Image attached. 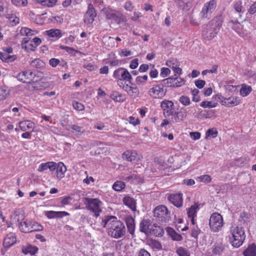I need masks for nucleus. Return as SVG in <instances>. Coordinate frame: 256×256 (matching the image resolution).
<instances>
[{
	"instance_id": "e433bc0d",
	"label": "nucleus",
	"mask_w": 256,
	"mask_h": 256,
	"mask_svg": "<svg viewBox=\"0 0 256 256\" xmlns=\"http://www.w3.org/2000/svg\"><path fill=\"white\" fill-rule=\"evenodd\" d=\"M38 32L36 30H32L26 27L22 28L20 30V34L23 36H26V38H28L30 36H34Z\"/></svg>"
},
{
	"instance_id": "393cba45",
	"label": "nucleus",
	"mask_w": 256,
	"mask_h": 256,
	"mask_svg": "<svg viewBox=\"0 0 256 256\" xmlns=\"http://www.w3.org/2000/svg\"><path fill=\"white\" fill-rule=\"evenodd\" d=\"M18 126L22 131L29 130L32 132L34 128V124L29 120H23L19 122Z\"/></svg>"
},
{
	"instance_id": "ea45409f",
	"label": "nucleus",
	"mask_w": 256,
	"mask_h": 256,
	"mask_svg": "<svg viewBox=\"0 0 256 256\" xmlns=\"http://www.w3.org/2000/svg\"><path fill=\"white\" fill-rule=\"evenodd\" d=\"M252 90V88L251 86L244 84L242 85L240 93L242 96L245 97L248 96Z\"/></svg>"
},
{
	"instance_id": "3c124183",
	"label": "nucleus",
	"mask_w": 256,
	"mask_h": 256,
	"mask_svg": "<svg viewBox=\"0 0 256 256\" xmlns=\"http://www.w3.org/2000/svg\"><path fill=\"white\" fill-rule=\"evenodd\" d=\"M179 101L183 106H187L190 104V98L186 96H182L179 98Z\"/></svg>"
},
{
	"instance_id": "7c9ffc66",
	"label": "nucleus",
	"mask_w": 256,
	"mask_h": 256,
	"mask_svg": "<svg viewBox=\"0 0 256 256\" xmlns=\"http://www.w3.org/2000/svg\"><path fill=\"white\" fill-rule=\"evenodd\" d=\"M166 232L173 240L180 242L182 240L181 234L177 233L173 228L168 227L166 228Z\"/></svg>"
},
{
	"instance_id": "4468645a",
	"label": "nucleus",
	"mask_w": 256,
	"mask_h": 256,
	"mask_svg": "<svg viewBox=\"0 0 256 256\" xmlns=\"http://www.w3.org/2000/svg\"><path fill=\"white\" fill-rule=\"evenodd\" d=\"M106 16L108 19L113 20L118 24L124 21L122 17V14L115 10L112 9L107 10L106 12Z\"/></svg>"
},
{
	"instance_id": "c85d7f7f",
	"label": "nucleus",
	"mask_w": 256,
	"mask_h": 256,
	"mask_svg": "<svg viewBox=\"0 0 256 256\" xmlns=\"http://www.w3.org/2000/svg\"><path fill=\"white\" fill-rule=\"evenodd\" d=\"M110 98L116 102H122L126 100V98L123 94L118 91H113L110 94Z\"/></svg>"
},
{
	"instance_id": "473e14b6",
	"label": "nucleus",
	"mask_w": 256,
	"mask_h": 256,
	"mask_svg": "<svg viewBox=\"0 0 256 256\" xmlns=\"http://www.w3.org/2000/svg\"><path fill=\"white\" fill-rule=\"evenodd\" d=\"M56 170L57 178L61 179L64 176V173L66 170V168L63 162H59L57 164Z\"/></svg>"
},
{
	"instance_id": "a19ab883",
	"label": "nucleus",
	"mask_w": 256,
	"mask_h": 256,
	"mask_svg": "<svg viewBox=\"0 0 256 256\" xmlns=\"http://www.w3.org/2000/svg\"><path fill=\"white\" fill-rule=\"evenodd\" d=\"M36 2L42 6L46 7H52L57 2V0H36Z\"/></svg>"
},
{
	"instance_id": "a211bd4d",
	"label": "nucleus",
	"mask_w": 256,
	"mask_h": 256,
	"mask_svg": "<svg viewBox=\"0 0 256 256\" xmlns=\"http://www.w3.org/2000/svg\"><path fill=\"white\" fill-rule=\"evenodd\" d=\"M163 82H166L169 87H180L185 84V80L181 78H172L170 77L164 79Z\"/></svg>"
},
{
	"instance_id": "1a4fd4ad",
	"label": "nucleus",
	"mask_w": 256,
	"mask_h": 256,
	"mask_svg": "<svg viewBox=\"0 0 256 256\" xmlns=\"http://www.w3.org/2000/svg\"><path fill=\"white\" fill-rule=\"evenodd\" d=\"M168 210L164 206H159L154 210V216L160 221L166 222L168 218Z\"/></svg>"
},
{
	"instance_id": "f704fd0d",
	"label": "nucleus",
	"mask_w": 256,
	"mask_h": 256,
	"mask_svg": "<svg viewBox=\"0 0 256 256\" xmlns=\"http://www.w3.org/2000/svg\"><path fill=\"white\" fill-rule=\"evenodd\" d=\"M244 256H256V245L252 244L248 246V248L243 252Z\"/></svg>"
},
{
	"instance_id": "7ed1b4c3",
	"label": "nucleus",
	"mask_w": 256,
	"mask_h": 256,
	"mask_svg": "<svg viewBox=\"0 0 256 256\" xmlns=\"http://www.w3.org/2000/svg\"><path fill=\"white\" fill-rule=\"evenodd\" d=\"M230 23L232 29L243 38L248 36L251 31L256 29V20L254 18L245 20L242 23L237 21H232Z\"/></svg>"
},
{
	"instance_id": "c03bdc74",
	"label": "nucleus",
	"mask_w": 256,
	"mask_h": 256,
	"mask_svg": "<svg viewBox=\"0 0 256 256\" xmlns=\"http://www.w3.org/2000/svg\"><path fill=\"white\" fill-rule=\"evenodd\" d=\"M72 132L74 134L78 135L82 134L85 131L84 128L82 126H78L76 124H73L71 126Z\"/></svg>"
},
{
	"instance_id": "ddd939ff",
	"label": "nucleus",
	"mask_w": 256,
	"mask_h": 256,
	"mask_svg": "<svg viewBox=\"0 0 256 256\" xmlns=\"http://www.w3.org/2000/svg\"><path fill=\"white\" fill-rule=\"evenodd\" d=\"M96 16V13L94 8L90 4H88V10L84 16V22L86 24H91Z\"/></svg>"
},
{
	"instance_id": "680f3d73",
	"label": "nucleus",
	"mask_w": 256,
	"mask_h": 256,
	"mask_svg": "<svg viewBox=\"0 0 256 256\" xmlns=\"http://www.w3.org/2000/svg\"><path fill=\"white\" fill-rule=\"evenodd\" d=\"M72 106L75 110L78 111L83 110L85 108L84 104L78 102H73Z\"/></svg>"
},
{
	"instance_id": "0e129e2a",
	"label": "nucleus",
	"mask_w": 256,
	"mask_h": 256,
	"mask_svg": "<svg viewBox=\"0 0 256 256\" xmlns=\"http://www.w3.org/2000/svg\"><path fill=\"white\" fill-rule=\"evenodd\" d=\"M84 68H86V70H88L89 71H94V70H95L97 68L96 66L95 65H94L91 63L85 64L84 65Z\"/></svg>"
},
{
	"instance_id": "e2e57ef3",
	"label": "nucleus",
	"mask_w": 256,
	"mask_h": 256,
	"mask_svg": "<svg viewBox=\"0 0 256 256\" xmlns=\"http://www.w3.org/2000/svg\"><path fill=\"white\" fill-rule=\"evenodd\" d=\"M177 118L178 120H182L186 118L187 112L186 110H180L177 113Z\"/></svg>"
},
{
	"instance_id": "bb28decb",
	"label": "nucleus",
	"mask_w": 256,
	"mask_h": 256,
	"mask_svg": "<svg viewBox=\"0 0 256 256\" xmlns=\"http://www.w3.org/2000/svg\"><path fill=\"white\" fill-rule=\"evenodd\" d=\"M22 48L28 52L34 51L36 48L28 38H24L22 39Z\"/></svg>"
},
{
	"instance_id": "8fccbe9b",
	"label": "nucleus",
	"mask_w": 256,
	"mask_h": 256,
	"mask_svg": "<svg viewBox=\"0 0 256 256\" xmlns=\"http://www.w3.org/2000/svg\"><path fill=\"white\" fill-rule=\"evenodd\" d=\"M191 228V236L197 239L198 234L200 232V230L198 228V226L196 224L192 225V227Z\"/></svg>"
},
{
	"instance_id": "052dcab7",
	"label": "nucleus",
	"mask_w": 256,
	"mask_h": 256,
	"mask_svg": "<svg viewBox=\"0 0 256 256\" xmlns=\"http://www.w3.org/2000/svg\"><path fill=\"white\" fill-rule=\"evenodd\" d=\"M13 4L20 6H26L27 4V0H11Z\"/></svg>"
},
{
	"instance_id": "5fc2aeb1",
	"label": "nucleus",
	"mask_w": 256,
	"mask_h": 256,
	"mask_svg": "<svg viewBox=\"0 0 256 256\" xmlns=\"http://www.w3.org/2000/svg\"><path fill=\"white\" fill-rule=\"evenodd\" d=\"M234 8L235 10L239 14L242 12V2L241 1H238L235 2L234 5ZM239 16H241V14H239Z\"/></svg>"
},
{
	"instance_id": "2f4dec72",
	"label": "nucleus",
	"mask_w": 256,
	"mask_h": 256,
	"mask_svg": "<svg viewBox=\"0 0 256 256\" xmlns=\"http://www.w3.org/2000/svg\"><path fill=\"white\" fill-rule=\"evenodd\" d=\"M124 204L130 208L132 210L135 211L136 208V200L132 197L126 196L123 198Z\"/></svg>"
},
{
	"instance_id": "bf43d9fd",
	"label": "nucleus",
	"mask_w": 256,
	"mask_h": 256,
	"mask_svg": "<svg viewBox=\"0 0 256 256\" xmlns=\"http://www.w3.org/2000/svg\"><path fill=\"white\" fill-rule=\"evenodd\" d=\"M170 74V70L168 68L162 67L160 69V76L162 78H166Z\"/></svg>"
},
{
	"instance_id": "774afa93",
	"label": "nucleus",
	"mask_w": 256,
	"mask_h": 256,
	"mask_svg": "<svg viewBox=\"0 0 256 256\" xmlns=\"http://www.w3.org/2000/svg\"><path fill=\"white\" fill-rule=\"evenodd\" d=\"M137 256H150V253L144 249H141L138 252Z\"/></svg>"
},
{
	"instance_id": "f257e3e1",
	"label": "nucleus",
	"mask_w": 256,
	"mask_h": 256,
	"mask_svg": "<svg viewBox=\"0 0 256 256\" xmlns=\"http://www.w3.org/2000/svg\"><path fill=\"white\" fill-rule=\"evenodd\" d=\"M100 226L107 227L108 236L116 239L122 238L126 232L124 224L114 216H106L102 218Z\"/></svg>"
},
{
	"instance_id": "de8ad7c7",
	"label": "nucleus",
	"mask_w": 256,
	"mask_h": 256,
	"mask_svg": "<svg viewBox=\"0 0 256 256\" xmlns=\"http://www.w3.org/2000/svg\"><path fill=\"white\" fill-rule=\"evenodd\" d=\"M125 184L124 182L122 181H116V182L113 186V189L117 192H120L125 188Z\"/></svg>"
},
{
	"instance_id": "9b49d317",
	"label": "nucleus",
	"mask_w": 256,
	"mask_h": 256,
	"mask_svg": "<svg viewBox=\"0 0 256 256\" xmlns=\"http://www.w3.org/2000/svg\"><path fill=\"white\" fill-rule=\"evenodd\" d=\"M153 228H154V224L149 219H144L140 223V232L146 235L151 234Z\"/></svg>"
},
{
	"instance_id": "2eb2a0df",
	"label": "nucleus",
	"mask_w": 256,
	"mask_h": 256,
	"mask_svg": "<svg viewBox=\"0 0 256 256\" xmlns=\"http://www.w3.org/2000/svg\"><path fill=\"white\" fill-rule=\"evenodd\" d=\"M216 7V2L214 0L205 4L200 13L202 16L204 18H208Z\"/></svg>"
},
{
	"instance_id": "c9c22d12",
	"label": "nucleus",
	"mask_w": 256,
	"mask_h": 256,
	"mask_svg": "<svg viewBox=\"0 0 256 256\" xmlns=\"http://www.w3.org/2000/svg\"><path fill=\"white\" fill-rule=\"evenodd\" d=\"M6 18L8 20L12 26H15L20 23V18L15 13H8Z\"/></svg>"
},
{
	"instance_id": "603ef678",
	"label": "nucleus",
	"mask_w": 256,
	"mask_h": 256,
	"mask_svg": "<svg viewBox=\"0 0 256 256\" xmlns=\"http://www.w3.org/2000/svg\"><path fill=\"white\" fill-rule=\"evenodd\" d=\"M196 180L204 183H209L211 182L212 178L209 175L205 174L198 176Z\"/></svg>"
},
{
	"instance_id": "6ab92c4d",
	"label": "nucleus",
	"mask_w": 256,
	"mask_h": 256,
	"mask_svg": "<svg viewBox=\"0 0 256 256\" xmlns=\"http://www.w3.org/2000/svg\"><path fill=\"white\" fill-rule=\"evenodd\" d=\"M168 198L172 204L177 208H180L183 204V197L182 193L170 194Z\"/></svg>"
},
{
	"instance_id": "69168bd1",
	"label": "nucleus",
	"mask_w": 256,
	"mask_h": 256,
	"mask_svg": "<svg viewBox=\"0 0 256 256\" xmlns=\"http://www.w3.org/2000/svg\"><path fill=\"white\" fill-rule=\"evenodd\" d=\"M60 63V60L58 59L52 58L49 60V64L52 67H56Z\"/></svg>"
},
{
	"instance_id": "b1692460",
	"label": "nucleus",
	"mask_w": 256,
	"mask_h": 256,
	"mask_svg": "<svg viewBox=\"0 0 256 256\" xmlns=\"http://www.w3.org/2000/svg\"><path fill=\"white\" fill-rule=\"evenodd\" d=\"M124 221L126 225L128 230L130 234H134L136 224L134 218L131 216H127L124 218Z\"/></svg>"
},
{
	"instance_id": "338daca9",
	"label": "nucleus",
	"mask_w": 256,
	"mask_h": 256,
	"mask_svg": "<svg viewBox=\"0 0 256 256\" xmlns=\"http://www.w3.org/2000/svg\"><path fill=\"white\" fill-rule=\"evenodd\" d=\"M248 12L250 14H254L256 13V1L251 5L248 10Z\"/></svg>"
},
{
	"instance_id": "412c9836",
	"label": "nucleus",
	"mask_w": 256,
	"mask_h": 256,
	"mask_svg": "<svg viewBox=\"0 0 256 256\" xmlns=\"http://www.w3.org/2000/svg\"><path fill=\"white\" fill-rule=\"evenodd\" d=\"M44 215L48 218L52 219L54 218H62L66 216H68L70 214L64 211L56 212L53 210L45 211Z\"/></svg>"
},
{
	"instance_id": "a878e982",
	"label": "nucleus",
	"mask_w": 256,
	"mask_h": 256,
	"mask_svg": "<svg viewBox=\"0 0 256 256\" xmlns=\"http://www.w3.org/2000/svg\"><path fill=\"white\" fill-rule=\"evenodd\" d=\"M16 238L15 234L10 232L4 238L3 245L5 248H9L16 242Z\"/></svg>"
},
{
	"instance_id": "9d476101",
	"label": "nucleus",
	"mask_w": 256,
	"mask_h": 256,
	"mask_svg": "<svg viewBox=\"0 0 256 256\" xmlns=\"http://www.w3.org/2000/svg\"><path fill=\"white\" fill-rule=\"evenodd\" d=\"M121 88L127 92V94L132 96L137 97L140 93L139 90L135 84L132 83V81L130 82H126L120 86Z\"/></svg>"
},
{
	"instance_id": "13d9d810",
	"label": "nucleus",
	"mask_w": 256,
	"mask_h": 256,
	"mask_svg": "<svg viewBox=\"0 0 256 256\" xmlns=\"http://www.w3.org/2000/svg\"><path fill=\"white\" fill-rule=\"evenodd\" d=\"M8 94V91L5 87H0V100L6 98Z\"/></svg>"
},
{
	"instance_id": "72a5a7b5",
	"label": "nucleus",
	"mask_w": 256,
	"mask_h": 256,
	"mask_svg": "<svg viewBox=\"0 0 256 256\" xmlns=\"http://www.w3.org/2000/svg\"><path fill=\"white\" fill-rule=\"evenodd\" d=\"M49 37L58 39L62 36L61 30L59 29L52 28L44 32Z\"/></svg>"
},
{
	"instance_id": "49530a36",
	"label": "nucleus",
	"mask_w": 256,
	"mask_h": 256,
	"mask_svg": "<svg viewBox=\"0 0 256 256\" xmlns=\"http://www.w3.org/2000/svg\"><path fill=\"white\" fill-rule=\"evenodd\" d=\"M0 59L6 62H12L14 60V56H10L8 53L1 52H0Z\"/></svg>"
},
{
	"instance_id": "79ce46f5",
	"label": "nucleus",
	"mask_w": 256,
	"mask_h": 256,
	"mask_svg": "<svg viewBox=\"0 0 256 256\" xmlns=\"http://www.w3.org/2000/svg\"><path fill=\"white\" fill-rule=\"evenodd\" d=\"M164 234V229L160 226L154 224V228H153L151 234L154 235L156 236H162Z\"/></svg>"
},
{
	"instance_id": "aec40b11",
	"label": "nucleus",
	"mask_w": 256,
	"mask_h": 256,
	"mask_svg": "<svg viewBox=\"0 0 256 256\" xmlns=\"http://www.w3.org/2000/svg\"><path fill=\"white\" fill-rule=\"evenodd\" d=\"M166 65L171 68L175 74L180 75L182 74V69L180 68V62L176 58H170L166 62Z\"/></svg>"
},
{
	"instance_id": "4c0bfd02",
	"label": "nucleus",
	"mask_w": 256,
	"mask_h": 256,
	"mask_svg": "<svg viewBox=\"0 0 256 256\" xmlns=\"http://www.w3.org/2000/svg\"><path fill=\"white\" fill-rule=\"evenodd\" d=\"M148 244L154 250H162V245L158 240L150 239L148 240Z\"/></svg>"
},
{
	"instance_id": "09e8293b",
	"label": "nucleus",
	"mask_w": 256,
	"mask_h": 256,
	"mask_svg": "<svg viewBox=\"0 0 256 256\" xmlns=\"http://www.w3.org/2000/svg\"><path fill=\"white\" fill-rule=\"evenodd\" d=\"M176 254L178 256H190V253L189 251L185 248L182 246L178 247L176 250Z\"/></svg>"
},
{
	"instance_id": "cd10ccee",
	"label": "nucleus",
	"mask_w": 256,
	"mask_h": 256,
	"mask_svg": "<svg viewBox=\"0 0 256 256\" xmlns=\"http://www.w3.org/2000/svg\"><path fill=\"white\" fill-rule=\"evenodd\" d=\"M22 250L24 254L32 256L38 252V248L36 246L30 244H26L22 246Z\"/></svg>"
},
{
	"instance_id": "f3484780",
	"label": "nucleus",
	"mask_w": 256,
	"mask_h": 256,
	"mask_svg": "<svg viewBox=\"0 0 256 256\" xmlns=\"http://www.w3.org/2000/svg\"><path fill=\"white\" fill-rule=\"evenodd\" d=\"M122 156L124 159L129 162H138L142 158L140 154L136 150H128L124 152Z\"/></svg>"
},
{
	"instance_id": "5701e85b",
	"label": "nucleus",
	"mask_w": 256,
	"mask_h": 256,
	"mask_svg": "<svg viewBox=\"0 0 256 256\" xmlns=\"http://www.w3.org/2000/svg\"><path fill=\"white\" fill-rule=\"evenodd\" d=\"M240 102V99L238 96H231L222 100L221 104L228 107L238 105Z\"/></svg>"
},
{
	"instance_id": "39448f33",
	"label": "nucleus",
	"mask_w": 256,
	"mask_h": 256,
	"mask_svg": "<svg viewBox=\"0 0 256 256\" xmlns=\"http://www.w3.org/2000/svg\"><path fill=\"white\" fill-rule=\"evenodd\" d=\"M112 76L116 80L117 84L120 87L126 82H130L132 79L131 74L124 68H119L116 70Z\"/></svg>"
},
{
	"instance_id": "4d7b16f0",
	"label": "nucleus",
	"mask_w": 256,
	"mask_h": 256,
	"mask_svg": "<svg viewBox=\"0 0 256 256\" xmlns=\"http://www.w3.org/2000/svg\"><path fill=\"white\" fill-rule=\"evenodd\" d=\"M199 90L197 89H194L192 90V101L198 102L200 100V96L198 95Z\"/></svg>"
},
{
	"instance_id": "4be33fe9",
	"label": "nucleus",
	"mask_w": 256,
	"mask_h": 256,
	"mask_svg": "<svg viewBox=\"0 0 256 256\" xmlns=\"http://www.w3.org/2000/svg\"><path fill=\"white\" fill-rule=\"evenodd\" d=\"M18 80L23 82H29L33 78V73L30 70L20 72L17 76Z\"/></svg>"
},
{
	"instance_id": "864d4df0",
	"label": "nucleus",
	"mask_w": 256,
	"mask_h": 256,
	"mask_svg": "<svg viewBox=\"0 0 256 256\" xmlns=\"http://www.w3.org/2000/svg\"><path fill=\"white\" fill-rule=\"evenodd\" d=\"M148 79L147 75L138 76L136 78V82L138 84H144Z\"/></svg>"
},
{
	"instance_id": "c756f323",
	"label": "nucleus",
	"mask_w": 256,
	"mask_h": 256,
	"mask_svg": "<svg viewBox=\"0 0 256 256\" xmlns=\"http://www.w3.org/2000/svg\"><path fill=\"white\" fill-rule=\"evenodd\" d=\"M224 246L221 240L216 242L212 246V252L214 254L220 255L224 250Z\"/></svg>"
},
{
	"instance_id": "dca6fc26",
	"label": "nucleus",
	"mask_w": 256,
	"mask_h": 256,
	"mask_svg": "<svg viewBox=\"0 0 256 256\" xmlns=\"http://www.w3.org/2000/svg\"><path fill=\"white\" fill-rule=\"evenodd\" d=\"M222 26V21L219 20L216 22V28H214L213 30H205L202 34L203 38L206 40H211L214 38L220 30Z\"/></svg>"
},
{
	"instance_id": "6e6552de",
	"label": "nucleus",
	"mask_w": 256,
	"mask_h": 256,
	"mask_svg": "<svg viewBox=\"0 0 256 256\" xmlns=\"http://www.w3.org/2000/svg\"><path fill=\"white\" fill-rule=\"evenodd\" d=\"M20 228L24 232H30L34 231H40L42 230L43 227L36 222L25 220L20 223Z\"/></svg>"
},
{
	"instance_id": "20e7f679",
	"label": "nucleus",
	"mask_w": 256,
	"mask_h": 256,
	"mask_svg": "<svg viewBox=\"0 0 256 256\" xmlns=\"http://www.w3.org/2000/svg\"><path fill=\"white\" fill-rule=\"evenodd\" d=\"M84 204L86 208L98 218L102 212V202L97 198H85Z\"/></svg>"
},
{
	"instance_id": "f03ea898",
	"label": "nucleus",
	"mask_w": 256,
	"mask_h": 256,
	"mask_svg": "<svg viewBox=\"0 0 256 256\" xmlns=\"http://www.w3.org/2000/svg\"><path fill=\"white\" fill-rule=\"evenodd\" d=\"M228 240L234 248H239L244 243L246 234L242 226L236 224L232 225L228 232Z\"/></svg>"
},
{
	"instance_id": "f8f14e48",
	"label": "nucleus",
	"mask_w": 256,
	"mask_h": 256,
	"mask_svg": "<svg viewBox=\"0 0 256 256\" xmlns=\"http://www.w3.org/2000/svg\"><path fill=\"white\" fill-rule=\"evenodd\" d=\"M200 204L196 202L187 208L188 216L192 225L196 224V222L195 218L197 216V212L200 210Z\"/></svg>"
},
{
	"instance_id": "0eeeda50",
	"label": "nucleus",
	"mask_w": 256,
	"mask_h": 256,
	"mask_svg": "<svg viewBox=\"0 0 256 256\" xmlns=\"http://www.w3.org/2000/svg\"><path fill=\"white\" fill-rule=\"evenodd\" d=\"M166 89L162 84H154L148 91V94L152 99H162L166 94Z\"/></svg>"
},
{
	"instance_id": "37998d69",
	"label": "nucleus",
	"mask_w": 256,
	"mask_h": 256,
	"mask_svg": "<svg viewBox=\"0 0 256 256\" xmlns=\"http://www.w3.org/2000/svg\"><path fill=\"white\" fill-rule=\"evenodd\" d=\"M30 65L32 67L36 68H41L45 66L44 62L40 58H36L32 61Z\"/></svg>"
},
{
	"instance_id": "423d86ee",
	"label": "nucleus",
	"mask_w": 256,
	"mask_h": 256,
	"mask_svg": "<svg viewBox=\"0 0 256 256\" xmlns=\"http://www.w3.org/2000/svg\"><path fill=\"white\" fill-rule=\"evenodd\" d=\"M224 224L222 216L218 212L212 213L210 218L209 226L210 230L214 232L220 231Z\"/></svg>"
},
{
	"instance_id": "a18cd8bd",
	"label": "nucleus",
	"mask_w": 256,
	"mask_h": 256,
	"mask_svg": "<svg viewBox=\"0 0 256 256\" xmlns=\"http://www.w3.org/2000/svg\"><path fill=\"white\" fill-rule=\"evenodd\" d=\"M218 103L212 101H203L200 104V106L204 108H213L217 106Z\"/></svg>"
},
{
	"instance_id": "6e6d98bb",
	"label": "nucleus",
	"mask_w": 256,
	"mask_h": 256,
	"mask_svg": "<svg viewBox=\"0 0 256 256\" xmlns=\"http://www.w3.org/2000/svg\"><path fill=\"white\" fill-rule=\"evenodd\" d=\"M218 135V131L216 128L208 129L206 132V136L211 137L212 138L216 137Z\"/></svg>"
},
{
	"instance_id": "58836bf2",
	"label": "nucleus",
	"mask_w": 256,
	"mask_h": 256,
	"mask_svg": "<svg viewBox=\"0 0 256 256\" xmlns=\"http://www.w3.org/2000/svg\"><path fill=\"white\" fill-rule=\"evenodd\" d=\"M174 106V103L170 100H165L162 102L161 107L164 112H168L170 111Z\"/></svg>"
}]
</instances>
